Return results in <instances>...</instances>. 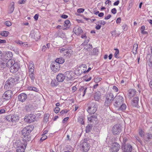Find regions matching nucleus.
<instances>
[{"instance_id": "7", "label": "nucleus", "mask_w": 152, "mask_h": 152, "mask_svg": "<svg viewBox=\"0 0 152 152\" xmlns=\"http://www.w3.org/2000/svg\"><path fill=\"white\" fill-rule=\"evenodd\" d=\"M27 142L18 144L17 145L16 152H24L27 145Z\"/></svg>"}, {"instance_id": "61", "label": "nucleus", "mask_w": 152, "mask_h": 152, "mask_svg": "<svg viewBox=\"0 0 152 152\" xmlns=\"http://www.w3.org/2000/svg\"><path fill=\"white\" fill-rule=\"evenodd\" d=\"M121 19L120 18H118L117 20H116V22L118 24V23H121Z\"/></svg>"}, {"instance_id": "42", "label": "nucleus", "mask_w": 152, "mask_h": 152, "mask_svg": "<svg viewBox=\"0 0 152 152\" xmlns=\"http://www.w3.org/2000/svg\"><path fill=\"white\" fill-rule=\"evenodd\" d=\"M67 48V47H66L65 46L63 48H59L58 49V51H59L60 53H63L64 54Z\"/></svg>"}, {"instance_id": "26", "label": "nucleus", "mask_w": 152, "mask_h": 152, "mask_svg": "<svg viewBox=\"0 0 152 152\" xmlns=\"http://www.w3.org/2000/svg\"><path fill=\"white\" fill-rule=\"evenodd\" d=\"M7 60L4 58H2L0 61V65L1 67L4 68L6 66Z\"/></svg>"}, {"instance_id": "58", "label": "nucleus", "mask_w": 152, "mask_h": 152, "mask_svg": "<svg viewBox=\"0 0 152 152\" xmlns=\"http://www.w3.org/2000/svg\"><path fill=\"white\" fill-rule=\"evenodd\" d=\"M123 29L124 31H126L127 30L128 27L126 24H124L122 26Z\"/></svg>"}, {"instance_id": "48", "label": "nucleus", "mask_w": 152, "mask_h": 152, "mask_svg": "<svg viewBox=\"0 0 152 152\" xmlns=\"http://www.w3.org/2000/svg\"><path fill=\"white\" fill-rule=\"evenodd\" d=\"M6 119L9 121H12V115H10L7 116L5 117Z\"/></svg>"}, {"instance_id": "46", "label": "nucleus", "mask_w": 152, "mask_h": 152, "mask_svg": "<svg viewBox=\"0 0 152 152\" xmlns=\"http://www.w3.org/2000/svg\"><path fill=\"white\" fill-rule=\"evenodd\" d=\"M112 36L115 37H118L119 36L120 34L116 33V31L115 30L113 31L111 33Z\"/></svg>"}, {"instance_id": "14", "label": "nucleus", "mask_w": 152, "mask_h": 152, "mask_svg": "<svg viewBox=\"0 0 152 152\" xmlns=\"http://www.w3.org/2000/svg\"><path fill=\"white\" fill-rule=\"evenodd\" d=\"M65 80L69 81L73 77L74 73L72 71H67L64 73Z\"/></svg>"}, {"instance_id": "37", "label": "nucleus", "mask_w": 152, "mask_h": 152, "mask_svg": "<svg viewBox=\"0 0 152 152\" xmlns=\"http://www.w3.org/2000/svg\"><path fill=\"white\" fill-rule=\"evenodd\" d=\"M138 47V44H134L133 48L132 49L133 53L134 54H135L137 53V50Z\"/></svg>"}, {"instance_id": "22", "label": "nucleus", "mask_w": 152, "mask_h": 152, "mask_svg": "<svg viewBox=\"0 0 152 152\" xmlns=\"http://www.w3.org/2000/svg\"><path fill=\"white\" fill-rule=\"evenodd\" d=\"M73 51L70 49H68L67 48L66 50L65 53L64 54V55L66 56V57L70 56L71 54H72Z\"/></svg>"}, {"instance_id": "12", "label": "nucleus", "mask_w": 152, "mask_h": 152, "mask_svg": "<svg viewBox=\"0 0 152 152\" xmlns=\"http://www.w3.org/2000/svg\"><path fill=\"white\" fill-rule=\"evenodd\" d=\"M122 148L124 152H131L132 150V146L129 144H122Z\"/></svg>"}, {"instance_id": "16", "label": "nucleus", "mask_w": 152, "mask_h": 152, "mask_svg": "<svg viewBox=\"0 0 152 152\" xmlns=\"http://www.w3.org/2000/svg\"><path fill=\"white\" fill-rule=\"evenodd\" d=\"M120 148V145L116 142H115L113 143L111 148V150L112 152H117Z\"/></svg>"}, {"instance_id": "33", "label": "nucleus", "mask_w": 152, "mask_h": 152, "mask_svg": "<svg viewBox=\"0 0 152 152\" xmlns=\"http://www.w3.org/2000/svg\"><path fill=\"white\" fill-rule=\"evenodd\" d=\"M64 59L62 58H59L56 60V62L58 63L59 64H62L64 62Z\"/></svg>"}, {"instance_id": "56", "label": "nucleus", "mask_w": 152, "mask_h": 152, "mask_svg": "<svg viewBox=\"0 0 152 152\" xmlns=\"http://www.w3.org/2000/svg\"><path fill=\"white\" fill-rule=\"evenodd\" d=\"M84 11V9L83 8H80L77 10V12L79 13H83Z\"/></svg>"}, {"instance_id": "2", "label": "nucleus", "mask_w": 152, "mask_h": 152, "mask_svg": "<svg viewBox=\"0 0 152 152\" xmlns=\"http://www.w3.org/2000/svg\"><path fill=\"white\" fill-rule=\"evenodd\" d=\"M89 143L87 141L86 139L82 140L80 142V150L83 152H87L90 148Z\"/></svg>"}, {"instance_id": "64", "label": "nucleus", "mask_w": 152, "mask_h": 152, "mask_svg": "<svg viewBox=\"0 0 152 152\" xmlns=\"http://www.w3.org/2000/svg\"><path fill=\"white\" fill-rule=\"evenodd\" d=\"M39 17V15L38 14H36L34 16V18L35 20H38Z\"/></svg>"}, {"instance_id": "27", "label": "nucleus", "mask_w": 152, "mask_h": 152, "mask_svg": "<svg viewBox=\"0 0 152 152\" xmlns=\"http://www.w3.org/2000/svg\"><path fill=\"white\" fill-rule=\"evenodd\" d=\"M28 74L29 77L31 80V82L32 83H34L35 78L34 72H29Z\"/></svg>"}, {"instance_id": "21", "label": "nucleus", "mask_w": 152, "mask_h": 152, "mask_svg": "<svg viewBox=\"0 0 152 152\" xmlns=\"http://www.w3.org/2000/svg\"><path fill=\"white\" fill-rule=\"evenodd\" d=\"M13 56L12 53L10 51L6 52L4 55V58L7 60H11Z\"/></svg>"}, {"instance_id": "31", "label": "nucleus", "mask_w": 152, "mask_h": 152, "mask_svg": "<svg viewBox=\"0 0 152 152\" xmlns=\"http://www.w3.org/2000/svg\"><path fill=\"white\" fill-rule=\"evenodd\" d=\"M65 24H64V27H66V28L63 29V30H65L67 28H69V27L70 24L69 20H66L65 21Z\"/></svg>"}, {"instance_id": "55", "label": "nucleus", "mask_w": 152, "mask_h": 152, "mask_svg": "<svg viewBox=\"0 0 152 152\" xmlns=\"http://www.w3.org/2000/svg\"><path fill=\"white\" fill-rule=\"evenodd\" d=\"M140 135L142 137H143L144 135V132L142 130H140L139 132Z\"/></svg>"}, {"instance_id": "3", "label": "nucleus", "mask_w": 152, "mask_h": 152, "mask_svg": "<svg viewBox=\"0 0 152 152\" xmlns=\"http://www.w3.org/2000/svg\"><path fill=\"white\" fill-rule=\"evenodd\" d=\"M105 98L104 105L106 107L110 105L114 99L113 94L111 92L107 94L105 96Z\"/></svg>"}, {"instance_id": "59", "label": "nucleus", "mask_w": 152, "mask_h": 152, "mask_svg": "<svg viewBox=\"0 0 152 152\" xmlns=\"http://www.w3.org/2000/svg\"><path fill=\"white\" fill-rule=\"evenodd\" d=\"M111 12L113 14H115L117 12V10L115 8H114L112 9L111 10Z\"/></svg>"}, {"instance_id": "19", "label": "nucleus", "mask_w": 152, "mask_h": 152, "mask_svg": "<svg viewBox=\"0 0 152 152\" xmlns=\"http://www.w3.org/2000/svg\"><path fill=\"white\" fill-rule=\"evenodd\" d=\"M30 36L34 38L36 40H37L40 38V36L38 32L35 33L34 30L31 31Z\"/></svg>"}, {"instance_id": "25", "label": "nucleus", "mask_w": 152, "mask_h": 152, "mask_svg": "<svg viewBox=\"0 0 152 152\" xmlns=\"http://www.w3.org/2000/svg\"><path fill=\"white\" fill-rule=\"evenodd\" d=\"M28 68L29 69V72H34V64L32 62H30L29 63Z\"/></svg>"}, {"instance_id": "36", "label": "nucleus", "mask_w": 152, "mask_h": 152, "mask_svg": "<svg viewBox=\"0 0 152 152\" xmlns=\"http://www.w3.org/2000/svg\"><path fill=\"white\" fill-rule=\"evenodd\" d=\"M58 82L55 79L52 80L51 82L50 85L53 87H55L58 85Z\"/></svg>"}, {"instance_id": "1", "label": "nucleus", "mask_w": 152, "mask_h": 152, "mask_svg": "<svg viewBox=\"0 0 152 152\" xmlns=\"http://www.w3.org/2000/svg\"><path fill=\"white\" fill-rule=\"evenodd\" d=\"M33 125H30L25 127L22 131L23 139L25 142L29 141L31 139L30 134L34 129Z\"/></svg>"}, {"instance_id": "62", "label": "nucleus", "mask_w": 152, "mask_h": 152, "mask_svg": "<svg viewBox=\"0 0 152 152\" xmlns=\"http://www.w3.org/2000/svg\"><path fill=\"white\" fill-rule=\"evenodd\" d=\"M86 89V88L83 86H81L80 88L79 91L80 92H81L84 91Z\"/></svg>"}, {"instance_id": "24", "label": "nucleus", "mask_w": 152, "mask_h": 152, "mask_svg": "<svg viewBox=\"0 0 152 152\" xmlns=\"http://www.w3.org/2000/svg\"><path fill=\"white\" fill-rule=\"evenodd\" d=\"M139 99L138 96L133 98L132 100V104L134 107H137L138 105Z\"/></svg>"}, {"instance_id": "57", "label": "nucleus", "mask_w": 152, "mask_h": 152, "mask_svg": "<svg viewBox=\"0 0 152 152\" xmlns=\"http://www.w3.org/2000/svg\"><path fill=\"white\" fill-rule=\"evenodd\" d=\"M134 137L141 144L142 143V141L139 139V137L135 135Z\"/></svg>"}, {"instance_id": "34", "label": "nucleus", "mask_w": 152, "mask_h": 152, "mask_svg": "<svg viewBox=\"0 0 152 152\" xmlns=\"http://www.w3.org/2000/svg\"><path fill=\"white\" fill-rule=\"evenodd\" d=\"M12 121H16L19 119V116L16 115H12Z\"/></svg>"}, {"instance_id": "20", "label": "nucleus", "mask_w": 152, "mask_h": 152, "mask_svg": "<svg viewBox=\"0 0 152 152\" xmlns=\"http://www.w3.org/2000/svg\"><path fill=\"white\" fill-rule=\"evenodd\" d=\"M64 74L62 73L58 74L56 76V79L58 82H62L65 79Z\"/></svg>"}, {"instance_id": "13", "label": "nucleus", "mask_w": 152, "mask_h": 152, "mask_svg": "<svg viewBox=\"0 0 152 152\" xmlns=\"http://www.w3.org/2000/svg\"><path fill=\"white\" fill-rule=\"evenodd\" d=\"M19 64L17 62L13 64L12 66L10 67V70L11 72L15 73L17 72L20 68Z\"/></svg>"}, {"instance_id": "29", "label": "nucleus", "mask_w": 152, "mask_h": 152, "mask_svg": "<svg viewBox=\"0 0 152 152\" xmlns=\"http://www.w3.org/2000/svg\"><path fill=\"white\" fill-rule=\"evenodd\" d=\"M15 63V61L12 60H7V63L6 64V66L10 67Z\"/></svg>"}, {"instance_id": "49", "label": "nucleus", "mask_w": 152, "mask_h": 152, "mask_svg": "<svg viewBox=\"0 0 152 152\" xmlns=\"http://www.w3.org/2000/svg\"><path fill=\"white\" fill-rule=\"evenodd\" d=\"M148 65L151 67H152V59L150 58L148 61Z\"/></svg>"}, {"instance_id": "35", "label": "nucleus", "mask_w": 152, "mask_h": 152, "mask_svg": "<svg viewBox=\"0 0 152 152\" xmlns=\"http://www.w3.org/2000/svg\"><path fill=\"white\" fill-rule=\"evenodd\" d=\"M152 137V136L151 134L149 133H148L145 135L144 140L146 141H148V140L151 138Z\"/></svg>"}, {"instance_id": "6", "label": "nucleus", "mask_w": 152, "mask_h": 152, "mask_svg": "<svg viewBox=\"0 0 152 152\" xmlns=\"http://www.w3.org/2000/svg\"><path fill=\"white\" fill-rule=\"evenodd\" d=\"M97 109V105L96 103H91V106L88 107L87 111L90 114H94Z\"/></svg>"}, {"instance_id": "30", "label": "nucleus", "mask_w": 152, "mask_h": 152, "mask_svg": "<svg viewBox=\"0 0 152 152\" xmlns=\"http://www.w3.org/2000/svg\"><path fill=\"white\" fill-rule=\"evenodd\" d=\"M101 94L99 92L95 93L94 95V98L96 101H98L101 98Z\"/></svg>"}, {"instance_id": "47", "label": "nucleus", "mask_w": 152, "mask_h": 152, "mask_svg": "<svg viewBox=\"0 0 152 152\" xmlns=\"http://www.w3.org/2000/svg\"><path fill=\"white\" fill-rule=\"evenodd\" d=\"M28 88L30 90H32L36 92H38L39 91V89L35 87H29Z\"/></svg>"}, {"instance_id": "10", "label": "nucleus", "mask_w": 152, "mask_h": 152, "mask_svg": "<svg viewBox=\"0 0 152 152\" xmlns=\"http://www.w3.org/2000/svg\"><path fill=\"white\" fill-rule=\"evenodd\" d=\"M51 69L54 72L58 71L60 69V65L58 63L53 62L50 65Z\"/></svg>"}, {"instance_id": "11", "label": "nucleus", "mask_w": 152, "mask_h": 152, "mask_svg": "<svg viewBox=\"0 0 152 152\" xmlns=\"http://www.w3.org/2000/svg\"><path fill=\"white\" fill-rule=\"evenodd\" d=\"M87 68V66L85 64H82L79 68L77 69L76 71V73L78 75H80L83 73H86V69Z\"/></svg>"}, {"instance_id": "5", "label": "nucleus", "mask_w": 152, "mask_h": 152, "mask_svg": "<svg viewBox=\"0 0 152 152\" xmlns=\"http://www.w3.org/2000/svg\"><path fill=\"white\" fill-rule=\"evenodd\" d=\"M17 80V79L13 78H10L6 82L4 86V88L6 89H8L10 88L13 86L15 84V80Z\"/></svg>"}, {"instance_id": "41", "label": "nucleus", "mask_w": 152, "mask_h": 152, "mask_svg": "<svg viewBox=\"0 0 152 152\" xmlns=\"http://www.w3.org/2000/svg\"><path fill=\"white\" fill-rule=\"evenodd\" d=\"M32 105L30 104H27L25 106V109L27 111L30 110V108L31 107Z\"/></svg>"}, {"instance_id": "51", "label": "nucleus", "mask_w": 152, "mask_h": 152, "mask_svg": "<svg viewBox=\"0 0 152 152\" xmlns=\"http://www.w3.org/2000/svg\"><path fill=\"white\" fill-rule=\"evenodd\" d=\"M42 136L40 139V141L42 142L43 141L46 139L47 138V136L45 135H43L42 134Z\"/></svg>"}, {"instance_id": "15", "label": "nucleus", "mask_w": 152, "mask_h": 152, "mask_svg": "<svg viewBox=\"0 0 152 152\" xmlns=\"http://www.w3.org/2000/svg\"><path fill=\"white\" fill-rule=\"evenodd\" d=\"M35 116L34 115L30 114L27 116H26L25 117V120L28 123L33 122L35 120Z\"/></svg>"}, {"instance_id": "38", "label": "nucleus", "mask_w": 152, "mask_h": 152, "mask_svg": "<svg viewBox=\"0 0 152 152\" xmlns=\"http://www.w3.org/2000/svg\"><path fill=\"white\" fill-rule=\"evenodd\" d=\"M92 126L91 125L88 124L86 126V133H89L92 128Z\"/></svg>"}, {"instance_id": "63", "label": "nucleus", "mask_w": 152, "mask_h": 152, "mask_svg": "<svg viewBox=\"0 0 152 152\" xmlns=\"http://www.w3.org/2000/svg\"><path fill=\"white\" fill-rule=\"evenodd\" d=\"M93 116H91L90 117L88 118V121H90L91 122H92L93 121Z\"/></svg>"}, {"instance_id": "8", "label": "nucleus", "mask_w": 152, "mask_h": 152, "mask_svg": "<svg viewBox=\"0 0 152 152\" xmlns=\"http://www.w3.org/2000/svg\"><path fill=\"white\" fill-rule=\"evenodd\" d=\"M12 95V92L11 90H8L6 91L2 96L3 99L7 100L10 99Z\"/></svg>"}, {"instance_id": "54", "label": "nucleus", "mask_w": 152, "mask_h": 152, "mask_svg": "<svg viewBox=\"0 0 152 152\" xmlns=\"http://www.w3.org/2000/svg\"><path fill=\"white\" fill-rule=\"evenodd\" d=\"M5 24L7 26H10L12 25L10 21H6Z\"/></svg>"}, {"instance_id": "28", "label": "nucleus", "mask_w": 152, "mask_h": 152, "mask_svg": "<svg viewBox=\"0 0 152 152\" xmlns=\"http://www.w3.org/2000/svg\"><path fill=\"white\" fill-rule=\"evenodd\" d=\"M14 3L12 2L10 4L9 7L8 12L9 13H12L14 11Z\"/></svg>"}, {"instance_id": "45", "label": "nucleus", "mask_w": 152, "mask_h": 152, "mask_svg": "<svg viewBox=\"0 0 152 152\" xmlns=\"http://www.w3.org/2000/svg\"><path fill=\"white\" fill-rule=\"evenodd\" d=\"M78 121L81 124H84V118L82 117H79L78 118Z\"/></svg>"}, {"instance_id": "60", "label": "nucleus", "mask_w": 152, "mask_h": 152, "mask_svg": "<svg viewBox=\"0 0 152 152\" xmlns=\"http://www.w3.org/2000/svg\"><path fill=\"white\" fill-rule=\"evenodd\" d=\"M113 90H114L116 92H117L118 91V88L116 86H114L113 87Z\"/></svg>"}, {"instance_id": "17", "label": "nucleus", "mask_w": 152, "mask_h": 152, "mask_svg": "<svg viewBox=\"0 0 152 152\" xmlns=\"http://www.w3.org/2000/svg\"><path fill=\"white\" fill-rule=\"evenodd\" d=\"M27 99V95L25 93H22L18 96V100L22 102H25Z\"/></svg>"}, {"instance_id": "50", "label": "nucleus", "mask_w": 152, "mask_h": 152, "mask_svg": "<svg viewBox=\"0 0 152 152\" xmlns=\"http://www.w3.org/2000/svg\"><path fill=\"white\" fill-rule=\"evenodd\" d=\"M87 90V88H86V89L85 90H84V91H83L81 92H80V95H82L83 96H85V95L86 92V90Z\"/></svg>"}, {"instance_id": "44", "label": "nucleus", "mask_w": 152, "mask_h": 152, "mask_svg": "<svg viewBox=\"0 0 152 152\" xmlns=\"http://www.w3.org/2000/svg\"><path fill=\"white\" fill-rule=\"evenodd\" d=\"M114 50L115 51L114 55V57L115 58L118 57V56L119 53V50L117 48H115Z\"/></svg>"}, {"instance_id": "40", "label": "nucleus", "mask_w": 152, "mask_h": 152, "mask_svg": "<svg viewBox=\"0 0 152 152\" xmlns=\"http://www.w3.org/2000/svg\"><path fill=\"white\" fill-rule=\"evenodd\" d=\"M122 140H123L122 144H126L125 143L128 140L125 137L121 136L120 138V140L121 141Z\"/></svg>"}, {"instance_id": "43", "label": "nucleus", "mask_w": 152, "mask_h": 152, "mask_svg": "<svg viewBox=\"0 0 152 152\" xmlns=\"http://www.w3.org/2000/svg\"><path fill=\"white\" fill-rule=\"evenodd\" d=\"M9 32L7 31H4L1 32L0 34L2 36L7 37L8 36Z\"/></svg>"}, {"instance_id": "4", "label": "nucleus", "mask_w": 152, "mask_h": 152, "mask_svg": "<svg viewBox=\"0 0 152 152\" xmlns=\"http://www.w3.org/2000/svg\"><path fill=\"white\" fill-rule=\"evenodd\" d=\"M115 102L114 105L117 107H119L124 102V99L123 95L117 94L115 97Z\"/></svg>"}, {"instance_id": "9", "label": "nucleus", "mask_w": 152, "mask_h": 152, "mask_svg": "<svg viewBox=\"0 0 152 152\" xmlns=\"http://www.w3.org/2000/svg\"><path fill=\"white\" fill-rule=\"evenodd\" d=\"M121 126L120 124H117L115 125L112 129V132L114 134H118L121 131Z\"/></svg>"}, {"instance_id": "23", "label": "nucleus", "mask_w": 152, "mask_h": 152, "mask_svg": "<svg viewBox=\"0 0 152 152\" xmlns=\"http://www.w3.org/2000/svg\"><path fill=\"white\" fill-rule=\"evenodd\" d=\"M128 96L130 99L135 95L137 92L134 89H130L128 91Z\"/></svg>"}, {"instance_id": "18", "label": "nucleus", "mask_w": 152, "mask_h": 152, "mask_svg": "<svg viewBox=\"0 0 152 152\" xmlns=\"http://www.w3.org/2000/svg\"><path fill=\"white\" fill-rule=\"evenodd\" d=\"M73 31L77 35H79L81 34L83 32V30L81 27L78 26L75 27L73 28Z\"/></svg>"}, {"instance_id": "53", "label": "nucleus", "mask_w": 152, "mask_h": 152, "mask_svg": "<svg viewBox=\"0 0 152 152\" xmlns=\"http://www.w3.org/2000/svg\"><path fill=\"white\" fill-rule=\"evenodd\" d=\"M60 110V108L58 107H55L54 110L55 113H58Z\"/></svg>"}, {"instance_id": "52", "label": "nucleus", "mask_w": 152, "mask_h": 152, "mask_svg": "<svg viewBox=\"0 0 152 152\" xmlns=\"http://www.w3.org/2000/svg\"><path fill=\"white\" fill-rule=\"evenodd\" d=\"M68 112V111L67 110H63L61 111L60 113L61 115H62L64 113H66Z\"/></svg>"}, {"instance_id": "39", "label": "nucleus", "mask_w": 152, "mask_h": 152, "mask_svg": "<svg viewBox=\"0 0 152 152\" xmlns=\"http://www.w3.org/2000/svg\"><path fill=\"white\" fill-rule=\"evenodd\" d=\"M99 52V50L97 48H94L93 52H91V54L93 55H96L98 54Z\"/></svg>"}, {"instance_id": "32", "label": "nucleus", "mask_w": 152, "mask_h": 152, "mask_svg": "<svg viewBox=\"0 0 152 152\" xmlns=\"http://www.w3.org/2000/svg\"><path fill=\"white\" fill-rule=\"evenodd\" d=\"M119 107V110L123 111L125 110L126 108V106L125 104L123 103Z\"/></svg>"}]
</instances>
